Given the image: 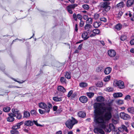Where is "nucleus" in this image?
Segmentation results:
<instances>
[{"label":"nucleus","instance_id":"obj_1","mask_svg":"<svg viewBox=\"0 0 134 134\" xmlns=\"http://www.w3.org/2000/svg\"><path fill=\"white\" fill-rule=\"evenodd\" d=\"M94 107L96 110L98 109V113L101 115H96L94 121L97 123H100V127L108 132H110L111 130H115V127L113 124H110L109 126H107L106 122L109 121L112 118V108L110 106H105L99 103L95 104Z\"/></svg>","mask_w":134,"mask_h":134},{"label":"nucleus","instance_id":"obj_2","mask_svg":"<svg viewBox=\"0 0 134 134\" xmlns=\"http://www.w3.org/2000/svg\"><path fill=\"white\" fill-rule=\"evenodd\" d=\"M38 105L40 108L44 109L47 113L49 112L50 109L52 107V105L49 103H48L46 104L45 103L41 102Z\"/></svg>","mask_w":134,"mask_h":134},{"label":"nucleus","instance_id":"obj_3","mask_svg":"<svg viewBox=\"0 0 134 134\" xmlns=\"http://www.w3.org/2000/svg\"><path fill=\"white\" fill-rule=\"evenodd\" d=\"M110 4V2L105 1L102 2L100 3V7L104 9L103 10V12L106 13L110 10L111 8L110 6L109 5Z\"/></svg>","mask_w":134,"mask_h":134},{"label":"nucleus","instance_id":"obj_4","mask_svg":"<svg viewBox=\"0 0 134 134\" xmlns=\"http://www.w3.org/2000/svg\"><path fill=\"white\" fill-rule=\"evenodd\" d=\"M72 118L71 120H69L67 121L65 124L66 127L69 129H71L73 125L77 122L74 118L72 117Z\"/></svg>","mask_w":134,"mask_h":134},{"label":"nucleus","instance_id":"obj_5","mask_svg":"<svg viewBox=\"0 0 134 134\" xmlns=\"http://www.w3.org/2000/svg\"><path fill=\"white\" fill-rule=\"evenodd\" d=\"M114 83L116 86L120 89H123L125 88L124 83L121 81H115Z\"/></svg>","mask_w":134,"mask_h":134},{"label":"nucleus","instance_id":"obj_6","mask_svg":"<svg viewBox=\"0 0 134 134\" xmlns=\"http://www.w3.org/2000/svg\"><path fill=\"white\" fill-rule=\"evenodd\" d=\"M77 6V4H70L67 6L66 9L69 13L72 14L73 13L72 9H74Z\"/></svg>","mask_w":134,"mask_h":134},{"label":"nucleus","instance_id":"obj_7","mask_svg":"<svg viewBox=\"0 0 134 134\" xmlns=\"http://www.w3.org/2000/svg\"><path fill=\"white\" fill-rule=\"evenodd\" d=\"M120 118L124 120H127L131 118L130 115L124 112H121L120 113Z\"/></svg>","mask_w":134,"mask_h":134},{"label":"nucleus","instance_id":"obj_8","mask_svg":"<svg viewBox=\"0 0 134 134\" xmlns=\"http://www.w3.org/2000/svg\"><path fill=\"white\" fill-rule=\"evenodd\" d=\"M9 116L7 118V121L11 122H12L14 120V117H15L16 115L12 113H10L8 114Z\"/></svg>","mask_w":134,"mask_h":134},{"label":"nucleus","instance_id":"obj_9","mask_svg":"<svg viewBox=\"0 0 134 134\" xmlns=\"http://www.w3.org/2000/svg\"><path fill=\"white\" fill-rule=\"evenodd\" d=\"M24 123L23 121L16 124L15 125L13 126L12 127V129L13 130H16L20 128V126L23 125Z\"/></svg>","mask_w":134,"mask_h":134},{"label":"nucleus","instance_id":"obj_10","mask_svg":"<svg viewBox=\"0 0 134 134\" xmlns=\"http://www.w3.org/2000/svg\"><path fill=\"white\" fill-rule=\"evenodd\" d=\"M108 55L111 57H114L116 55V52L113 49L109 50L108 51Z\"/></svg>","mask_w":134,"mask_h":134},{"label":"nucleus","instance_id":"obj_11","mask_svg":"<svg viewBox=\"0 0 134 134\" xmlns=\"http://www.w3.org/2000/svg\"><path fill=\"white\" fill-rule=\"evenodd\" d=\"M79 100L81 102L85 103L87 101L88 98L86 96H82L79 98Z\"/></svg>","mask_w":134,"mask_h":134},{"label":"nucleus","instance_id":"obj_12","mask_svg":"<svg viewBox=\"0 0 134 134\" xmlns=\"http://www.w3.org/2000/svg\"><path fill=\"white\" fill-rule=\"evenodd\" d=\"M94 132L96 133H100L102 134H105L104 131L101 129L99 128H96L94 130Z\"/></svg>","mask_w":134,"mask_h":134},{"label":"nucleus","instance_id":"obj_13","mask_svg":"<svg viewBox=\"0 0 134 134\" xmlns=\"http://www.w3.org/2000/svg\"><path fill=\"white\" fill-rule=\"evenodd\" d=\"M104 69V66H99L96 69V71L98 73L102 72Z\"/></svg>","mask_w":134,"mask_h":134},{"label":"nucleus","instance_id":"obj_14","mask_svg":"<svg viewBox=\"0 0 134 134\" xmlns=\"http://www.w3.org/2000/svg\"><path fill=\"white\" fill-rule=\"evenodd\" d=\"M82 37L84 40H86L89 38V36H88L87 32H86V31H84L82 35Z\"/></svg>","mask_w":134,"mask_h":134},{"label":"nucleus","instance_id":"obj_15","mask_svg":"<svg viewBox=\"0 0 134 134\" xmlns=\"http://www.w3.org/2000/svg\"><path fill=\"white\" fill-rule=\"evenodd\" d=\"M111 70V68L109 67H108L105 69L104 72L105 74L108 75L110 73Z\"/></svg>","mask_w":134,"mask_h":134},{"label":"nucleus","instance_id":"obj_16","mask_svg":"<svg viewBox=\"0 0 134 134\" xmlns=\"http://www.w3.org/2000/svg\"><path fill=\"white\" fill-rule=\"evenodd\" d=\"M134 0H128L126 3V5L127 7H129L132 6L133 4Z\"/></svg>","mask_w":134,"mask_h":134},{"label":"nucleus","instance_id":"obj_17","mask_svg":"<svg viewBox=\"0 0 134 134\" xmlns=\"http://www.w3.org/2000/svg\"><path fill=\"white\" fill-rule=\"evenodd\" d=\"M57 90L58 91L63 93H64L66 91L64 88L63 86H58Z\"/></svg>","mask_w":134,"mask_h":134},{"label":"nucleus","instance_id":"obj_18","mask_svg":"<svg viewBox=\"0 0 134 134\" xmlns=\"http://www.w3.org/2000/svg\"><path fill=\"white\" fill-rule=\"evenodd\" d=\"M122 95V94L121 92L115 93L113 94V97L114 98L121 97Z\"/></svg>","mask_w":134,"mask_h":134},{"label":"nucleus","instance_id":"obj_19","mask_svg":"<svg viewBox=\"0 0 134 134\" xmlns=\"http://www.w3.org/2000/svg\"><path fill=\"white\" fill-rule=\"evenodd\" d=\"M24 124L27 126H30L33 125V122L30 120H28L25 121Z\"/></svg>","mask_w":134,"mask_h":134},{"label":"nucleus","instance_id":"obj_20","mask_svg":"<svg viewBox=\"0 0 134 134\" xmlns=\"http://www.w3.org/2000/svg\"><path fill=\"white\" fill-rule=\"evenodd\" d=\"M78 115L79 117L83 118L85 116L86 114L84 112L80 111L78 112Z\"/></svg>","mask_w":134,"mask_h":134},{"label":"nucleus","instance_id":"obj_21","mask_svg":"<svg viewBox=\"0 0 134 134\" xmlns=\"http://www.w3.org/2000/svg\"><path fill=\"white\" fill-rule=\"evenodd\" d=\"M122 25L120 23H118L115 26V28L118 31L120 30L122 28Z\"/></svg>","mask_w":134,"mask_h":134},{"label":"nucleus","instance_id":"obj_22","mask_svg":"<svg viewBox=\"0 0 134 134\" xmlns=\"http://www.w3.org/2000/svg\"><path fill=\"white\" fill-rule=\"evenodd\" d=\"M53 99L54 101L56 102H60L62 100V98L59 97H53Z\"/></svg>","mask_w":134,"mask_h":134},{"label":"nucleus","instance_id":"obj_23","mask_svg":"<svg viewBox=\"0 0 134 134\" xmlns=\"http://www.w3.org/2000/svg\"><path fill=\"white\" fill-rule=\"evenodd\" d=\"M30 116V114L27 111H26L24 113V118H29Z\"/></svg>","mask_w":134,"mask_h":134},{"label":"nucleus","instance_id":"obj_24","mask_svg":"<svg viewBox=\"0 0 134 134\" xmlns=\"http://www.w3.org/2000/svg\"><path fill=\"white\" fill-rule=\"evenodd\" d=\"M127 110L131 114H134V108L133 107L127 108Z\"/></svg>","mask_w":134,"mask_h":134},{"label":"nucleus","instance_id":"obj_25","mask_svg":"<svg viewBox=\"0 0 134 134\" xmlns=\"http://www.w3.org/2000/svg\"><path fill=\"white\" fill-rule=\"evenodd\" d=\"M104 98L102 96H100L96 98L98 102H102L104 100Z\"/></svg>","mask_w":134,"mask_h":134},{"label":"nucleus","instance_id":"obj_26","mask_svg":"<svg viewBox=\"0 0 134 134\" xmlns=\"http://www.w3.org/2000/svg\"><path fill=\"white\" fill-rule=\"evenodd\" d=\"M124 6V2H121L116 5V7L120 8H123Z\"/></svg>","mask_w":134,"mask_h":134},{"label":"nucleus","instance_id":"obj_27","mask_svg":"<svg viewBox=\"0 0 134 134\" xmlns=\"http://www.w3.org/2000/svg\"><path fill=\"white\" fill-rule=\"evenodd\" d=\"M101 25V23L99 22H95L94 23L93 26L95 28H98Z\"/></svg>","mask_w":134,"mask_h":134},{"label":"nucleus","instance_id":"obj_28","mask_svg":"<svg viewBox=\"0 0 134 134\" xmlns=\"http://www.w3.org/2000/svg\"><path fill=\"white\" fill-rule=\"evenodd\" d=\"M120 129H122V131H125L126 132L128 131L127 127L124 125H123L121 126L119 128V130H120Z\"/></svg>","mask_w":134,"mask_h":134},{"label":"nucleus","instance_id":"obj_29","mask_svg":"<svg viewBox=\"0 0 134 134\" xmlns=\"http://www.w3.org/2000/svg\"><path fill=\"white\" fill-rule=\"evenodd\" d=\"M88 84L87 83L82 82L80 83L79 86L81 87H87Z\"/></svg>","mask_w":134,"mask_h":134},{"label":"nucleus","instance_id":"obj_30","mask_svg":"<svg viewBox=\"0 0 134 134\" xmlns=\"http://www.w3.org/2000/svg\"><path fill=\"white\" fill-rule=\"evenodd\" d=\"M92 19L91 18H88L86 21V23L88 24H91L92 23Z\"/></svg>","mask_w":134,"mask_h":134},{"label":"nucleus","instance_id":"obj_31","mask_svg":"<svg viewBox=\"0 0 134 134\" xmlns=\"http://www.w3.org/2000/svg\"><path fill=\"white\" fill-rule=\"evenodd\" d=\"M92 26L90 24H87L84 27L85 30H87L92 28Z\"/></svg>","mask_w":134,"mask_h":134},{"label":"nucleus","instance_id":"obj_32","mask_svg":"<svg viewBox=\"0 0 134 134\" xmlns=\"http://www.w3.org/2000/svg\"><path fill=\"white\" fill-rule=\"evenodd\" d=\"M87 95L89 98H91L93 97L94 95V93L93 92H90L86 93Z\"/></svg>","mask_w":134,"mask_h":134},{"label":"nucleus","instance_id":"obj_33","mask_svg":"<svg viewBox=\"0 0 134 134\" xmlns=\"http://www.w3.org/2000/svg\"><path fill=\"white\" fill-rule=\"evenodd\" d=\"M96 86L98 87H102L103 85V83L101 81H99L96 84Z\"/></svg>","mask_w":134,"mask_h":134},{"label":"nucleus","instance_id":"obj_34","mask_svg":"<svg viewBox=\"0 0 134 134\" xmlns=\"http://www.w3.org/2000/svg\"><path fill=\"white\" fill-rule=\"evenodd\" d=\"M10 110V108L9 107H4L3 108V110L4 111L6 112H9Z\"/></svg>","mask_w":134,"mask_h":134},{"label":"nucleus","instance_id":"obj_35","mask_svg":"<svg viewBox=\"0 0 134 134\" xmlns=\"http://www.w3.org/2000/svg\"><path fill=\"white\" fill-rule=\"evenodd\" d=\"M12 111L13 114H17L19 113V111L17 109H12Z\"/></svg>","mask_w":134,"mask_h":134},{"label":"nucleus","instance_id":"obj_36","mask_svg":"<svg viewBox=\"0 0 134 134\" xmlns=\"http://www.w3.org/2000/svg\"><path fill=\"white\" fill-rule=\"evenodd\" d=\"M10 133L12 134H19V132L18 131L16 130H13L10 131Z\"/></svg>","mask_w":134,"mask_h":134},{"label":"nucleus","instance_id":"obj_37","mask_svg":"<svg viewBox=\"0 0 134 134\" xmlns=\"http://www.w3.org/2000/svg\"><path fill=\"white\" fill-rule=\"evenodd\" d=\"M30 112L31 114L37 116L38 114L36 111L34 110H32Z\"/></svg>","mask_w":134,"mask_h":134},{"label":"nucleus","instance_id":"obj_38","mask_svg":"<svg viewBox=\"0 0 134 134\" xmlns=\"http://www.w3.org/2000/svg\"><path fill=\"white\" fill-rule=\"evenodd\" d=\"M93 32L96 34H98L100 32V31L98 29H96L93 30L92 31Z\"/></svg>","mask_w":134,"mask_h":134},{"label":"nucleus","instance_id":"obj_39","mask_svg":"<svg viewBox=\"0 0 134 134\" xmlns=\"http://www.w3.org/2000/svg\"><path fill=\"white\" fill-rule=\"evenodd\" d=\"M82 7L85 9L88 10L89 8V7L88 4H85L82 5Z\"/></svg>","mask_w":134,"mask_h":134},{"label":"nucleus","instance_id":"obj_40","mask_svg":"<svg viewBox=\"0 0 134 134\" xmlns=\"http://www.w3.org/2000/svg\"><path fill=\"white\" fill-rule=\"evenodd\" d=\"M110 76L108 75L105 77L104 79V80L105 82L108 81L110 79Z\"/></svg>","mask_w":134,"mask_h":134},{"label":"nucleus","instance_id":"obj_41","mask_svg":"<svg viewBox=\"0 0 134 134\" xmlns=\"http://www.w3.org/2000/svg\"><path fill=\"white\" fill-rule=\"evenodd\" d=\"M60 81L62 83H66V79L63 77H61Z\"/></svg>","mask_w":134,"mask_h":134},{"label":"nucleus","instance_id":"obj_42","mask_svg":"<svg viewBox=\"0 0 134 134\" xmlns=\"http://www.w3.org/2000/svg\"><path fill=\"white\" fill-rule=\"evenodd\" d=\"M66 78L67 79H70L71 78V76L69 73L68 72H66L65 74V75Z\"/></svg>","mask_w":134,"mask_h":134},{"label":"nucleus","instance_id":"obj_43","mask_svg":"<svg viewBox=\"0 0 134 134\" xmlns=\"http://www.w3.org/2000/svg\"><path fill=\"white\" fill-rule=\"evenodd\" d=\"M105 90L106 91L108 92H111L113 91L114 90L113 88L111 87H108L106 88Z\"/></svg>","mask_w":134,"mask_h":134},{"label":"nucleus","instance_id":"obj_44","mask_svg":"<svg viewBox=\"0 0 134 134\" xmlns=\"http://www.w3.org/2000/svg\"><path fill=\"white\" fill-rule=\"evenodd\" d=\"M127 39V36L125 35H122L120 37L121 40L122 41L125 40Z\"/></svg>","mask_w":134,"mask_h":134},{"label":"nucleus","instance_id":"obj_45","mask_svg":"<svg viewBox=\"0 0 134 134\" xmlns=\"http://www.w3.org/2000/svg\"><path fill=\"white\" fill-rule=\"evenodd\" d=\"M39 113L41 114H44L45 113H47L45 111V110H44V111L43 110L41 109H40L38 110Z\"/></svg>","mask_w":134,"mask_h":134},{"label":"nucleus","instance_id":"obj_46","mask_svg":"<svg viewBox=\"0 0 134 134\" xmlns=\"http://www.w3.org/2000/svg\"><path fill=\"white\" fill-rule=\"evenodd\" d=\"M22 118V115L20 113L17 114L16 118L19 119H20Z\"/></svg>","mask_w":134,"mask_h":134},{"label":"nucleus","instance_id":"obj_47","mask_svg":"<svg viewBox=\"0 0 134 134\" xmlns=\"http://www.w3.org/2000/svg\"><path fill=\"white\" fill-rule=\"evenodd\" d=\"M124 99L125 100H129L131 99V96L129 95H127L126 96Z\"/></svg>","mask_w":134,"mask_h":134},{"label":"nucleus","instance_id":"obj_48","mask_svg":"<svg viewBox=\"0 0 134 134\" xmlns=\"http://www.w3.org/2000/svg\"><path fill=\"white\" fill-rule=\"evenodd\" d=\"M118 104L119 105H121L123 104L124 103L123 101L122 100H119L117 101Z\"/></svg>","mask_w":134,"mask_h":134},{"label":"nucleus","instance_id":"obj_49","mask_svg":"<svg viewBox=\"0 0 134 134\" xmlns=\"http://www.w3.org/2000/svg\"><path fill=\"white\" fill-rule=\"evenodd\" d=\"M73 93V91L72 90L70 91L68 93V97H70L72 95V94Z\"/></svg>","mask_w":134,"mask_h":134},{"label":"nucleus","instance_id":"obj_50","mask_svg":"<svg viewBox=\"0 0 134 134\" xmlns=\"http://www.w3.org/2000/svg\"><path fill=\"white\" fill-rule=\"evenodd\" d=\"M77 18L78 19L80 20H81L82 17L81 15L79 14H77Z\"/></svg>","mask_w":134,"mask_h":134},{"label":"nucleus","instance_id":"obj_51","mask_svg":"<svg viewBox=\"0 0 134 134\" xmlns=\"http://www.w3.org/2000/svg\"><path fill=\"white\" fill-rule=\"evenodd\" d=\"M99 17V15L98 14H95L94 15V18L95 19H97Z\"/></svg>","mask_w":134,"mask_h":134},{"label":"nucleus","instance_id":"obj_52","mask_svg":"<svg viewBox=\"0 0 134 134\" xmlns=\"http://www.w3.org/2000/svg\"><path fill=\"white\" fill-rule=\"evenodd\" d=\"M100 21L104 22H106L107 21V19L104 17H102L100 18Z\"/></svg>","mask_w":134,"mask_h":134},{"label":"nucleus","instance_id":"obj_53","mask_svg":"<svg viewBox=\"0 0 134 134\" xmlns=\"http://www.w3.org/2000/svg\"><path fill=\"white\" fill-rule=\"evenodd\" d=\"M123 12L122 11H120L119 12L118 15V17H120L122 15Z\"/></svg>","mask_w":134,"mask_h":134},{"label":"nucleus","instance_id":"obj_54","mask_svg":"<svg viewBox=\"0 0 134 134\" xmlns=\"http://www.w3.org/2000/svg\"><path fill=\"white\" fill-rule=\"evenodd\" d=\"M33 122L34 123V124L37 126H41V125L38 124V123L37 121L34 120Z\"/></svg>","mask_w":134,"mask_h":134},{"label":"nucleus","instance_id":"obj_55","mask_svg":"<svg viewBox=\"0 0 134 134\" xmlns=\"http://www.w3.org/2000/svg\"><path fill=\"white\" fill-rule=\"evenodd\" d=\"M73 17L74 19V20H75L77 21V16H76V14H75L74 13L73 14Z\"/></svg>","mask_w":134,"mask_h":134},{"label":"nucleus","instance_id":"obj_56","mask_svg":"<svg viewBox=\"0 0 134 134\" xmlns=\"http://www.w3.org/2000/svg\"><path fill=\"white\" fill-rule=\"evenodd\" d=\"M84 23L83 21H82L81 20H80V26L81 27H82L84 25Z\"/></svg>","mask_w":134,"mask_h":134},{"label":"nucleus","instance_id":"obj_57","mask_svg":"<svg viewBox=\"0 0 134 134\" xmlns=\"http://www.w3.org/2000/svg\"><path fill=\"white\" fill-rule=\"evenodd\" d=\"M92 30L91 29H89L88 30H87V31L86 32H87V33L88 34H90L92 32Z\"/></svg>","mask_w":134,"mask_h":134},{"label":"nucleus","instance_id":"obj_58","mask_svg":"<svg viewBox=\"0 0 134 134\" xmlns=\"http://www.w3.org/2000/svg\"><path fill=\"white\" fill-rule=\"evenodd\" d=\"M130 43L131 45H134V39L131 40L130 41Z\"/></svg>","mask_w":134,"mask_h":134},{"label":"nucleus","instance_id":"obj_59","mask_svg":"<svg viewBox=\"0 0 134 134\" xmlns=\"http://www.w3.org/2000/svg\"><path fill=\"white\" fill-rule=\"evenodd\" d=\"M88 18V15H84L83 16V18L84 20H86V19L87 20Z\"/></svg>","mask_w":134,"mask_h":134},{"label":"nucleus","instance_id":"obj_60","mask_svg":"<svg viewBox=\"0 0 134 134\" xmlns=\"http://www.w3.org/2000/svg\"><path fill=\"white\" fill-rule=\"evenodd\" d=\"M119 55H117L114 58V60H118L119 58Z\"/></svg>","mask_w":134,"mask_h":134},{"label":"nucleus","instance_id":"obj_61","mask_svg":"<svg viewBox=\"0 0 134 134\" xmlns=\"http://www.w3.org/2000/svg\"><path fill=\"white\" fill-rule=\"evenodd\" d=\"M53 110L54 111H55L57 109V106H54L53 107Z\"/></svg>","mask_w":134,"mask_h":134},{"label":"nucleus","instance_id":"obj_62","mask_svg":"<svg viewBox=\"0 0 134 134\" xmlns=\"http://www.w3.org/2000/svg\"><path fill=\"white\" fill-rule=\"evenodd\" d=\"M82 44H81L78 47V49L80 50H81V48L82 47Z\"/></svg>","mask_w":134,"mask_h":134},{"label":"nucleus","instance_id":"obj_63","mask_svg":"<svg viewBox=\"0 0 134 134\" xmlns=\"http://www.w3.org/2000/svg\"><path fill=\"white\" fill-rule=\"evenodd\" d=\"M130 52L132 53H134V48H131L130 50Z\"/></svg>","mask_w":134,"mask_h":134},{"label":"nucleus","instance_id":"obj_64","mask_svg":"<svg viewBox=\"0 0 134 134\" xmlns=\"http://www.w3.org/2000/svg\"><path fill=\"white\" fill-rule=\"evenodd\" d=\"M131 20L132 21H134V13L132 15Z\"/></svg>","mask_w":134,"mask_h":134}]
</instances>
